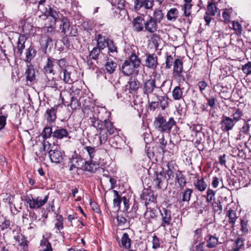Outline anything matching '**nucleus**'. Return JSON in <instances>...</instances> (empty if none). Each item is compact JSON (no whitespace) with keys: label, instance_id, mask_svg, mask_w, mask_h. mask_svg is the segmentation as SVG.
<instances>
[{"label":"nucleus","instance_id":"38","mask_svg":"<svg viewBox=\"0 0 251 251\" xmlns=\"http://www.w3.org/2000/svg\"><path fill=\"white\" fill-rule=\"evenodd\" d=\"M56 63L57 64V69L58 72L60 73V75L61 74V71H64V69H67V62L64 59H61L59 60L55 59ZM60 78H61V75H60Z\"/></svg>","mask_w":251,"mask_h":251},{"label":"nucleus","instance_id":"29","mask_svg":"<svg viewBox=\"0 0 251 251\" xmlns=\"http://www.w3.org/2000/svg\"><path fill=\"white\" fill-rule=\"evenodd\" d=\"M103 122L105 130H106V132L108 133L109 135H112L114 134L116 130V128L113 125V124L110 121L106 119H104Z\"/></svg>","mask_w":251,"mask_h":251},{"label":"nucleus","instance_id":"40","mask_svg":"<svg viewBox=\"0 0 251 251\" xmlns=\"http://www.w3.org/2000/svg\"><path fill=\"white\" fill-rule=\"evenodd\" d=\"M226 216L229 218L228 222L230 224H234L237 219V216L235 211L231 209H230L226 214Z\"/></svg>","mask_w":251,"mask_h":251},{"label":"nucleus","instance_id":"48","mask_svg":"<svg viewBox=\"0 0 251 251\" xmlns=\"http://www.w3.org/2000/svg\"><path fill=\"white\" fill-rule=\"evenodd\" d=\"M46 85L47 87H50L55 89V90L58 89V84L56 82V80L54 77H52L51 79L48 78Z\"/></svg>","mask_w":251,"mask_h":251},{"label":"nucleus","instance_id":"15","mask_svg":"<svg viewBox=\"0 0 251 251\" xmlns=\"http://www.w3.org/2000/svg\"><path fill=\"white\" fill-rule=\"evenodd\" d=\"M146 19L141 16H137L133 20V29L136 32H140L145 29Z\"/></svg>","mask_w":251,"mask_h":251},{"label":"nucleus","instance_id":"41","mask_svg":"<svg viewBox=\"0 0 251 251\" xmlns=\"http://www.w3.org/2000/svg\"><path fill=\"white\" fill-rule=\"evenodd\" d=\"M101 49L96 47L93 49V50L90 52L89 56L90 57L94 60H97L100 54Z\"/></svg>","mask_w":251,"mask_h":251},{"label":"nucleus","instance_id":"30","mask_svg":"<svg viewBox=\"0 0 251 251\" xmlns=\"http://www.w3.org/2000/svg\"><path fill=\"white\" fill-rule=\"evenodd\" d=\"M173 99L176 100H179L183 99L182 89L179 86L175 87L172 91Z\"/></svg>","mask_w":251,"mask_h":251},{"label":"nucleus","instance_id":"59","mask_svg":"<svg viewBox=\"0 0 251 251\" xmlns=\"http://www.w3.org/2000/svg\"><path fill=\"white\" fill-rule=\"evenodd\" d=\"M168 97L165 96L161 97L159 99L162 109H164L168 106Z\"/></svg>","mask_w":251,"mask_h":251},{"label":"nucleus","instance_id":"10","mask_svg":"<svg viewBox=\"0 0 251 251\" xmlns=\"http://www.w3.org/2000/svg\"><path fill=\"white\" fill-rule=\"evenodd\" d=\"M183 62L179 59H176L174 62L173 74L175 76L179 78V80L184 81V77L182 75Z\"/></svg>","mask_w":251,"mask_h":251},{"label":"nucleus","instance_id":"39","mask_svg":"<svg viewBox=\"0 0 251 251\" xmlns=\"http://www.w3.org/2000/svg\"><path fill=\"white\" fill-rule=\"evenodd\" d=\"M62 72L63 74V81L66 83L72 84L74 80L71 76V72L69 71L68 69H64Z\"/></svg>","mask_w":251,"mask_h":251},{"label":"nucleus","instance_id":"12","mask_svg":"<svg viewBox=\"0 0 251 251\" xmlns=\"http://www.w3.org/2000/svg\"><path fill=\"white\" fill-rule=\"evenodd\" d=\"M146 57L145 66L150 69L155 70L158 65L157 56L154 54L148 53L146 54Z\"/></svg>","mask_w":251,"mask_h":251},{"label":"nucleus","instance_id":"62","mask_svg":"<svg viewBox=\"0 0 251 251\" xmlns=\"http://www.w3.org/2000/svg\"><path fill=\"white\" fill-rule=\"evenodd\" d=\"M173 57L171 55H167L166 56V61H165V68L166 69H169L171 68V67L172 65V63L174 61Z\"/></svg>","mask_w":251,"mask_h":251},{"label":"nucleus","instance_id":"7","mask_svg":"<svg viewBox=\"0 0 251 251\" xmlns=\"http://www.w3.org/2000/svg\"><path fill=\"white\" fill-rule=\"evenodd\" d=\"M161 217L160 226L166 227L171 224L172 221L171 211L168 209L162 207L159 209Z\"/></svg>","mask_w":251,"mask_h":251},{"label":"nucleus","instance_id":"47","mask_svg":"<svg viewBox=\"0 0 251 251\" xmlns=\"http://www.w3.org/2000/svg\"><path fill=\"white\" fill-rule=\"evenodd\" d=\"M129 89L131 91H135L139 87V82L136 79H130L128 82Z\"/></svg>","mask_w":251,"mask_h":251},{"label":"nucleus","instance_id":"11","mask_svg":"<svg viewBox=\"0 0 251 251\" xmlns=\"http://www.w3.org/2000/svg\"><path fill=\"white\" fill-rule=\"evenodd\" d=\"M221 129L223 131L226 132L232 130L235 123L232 118L223 116L221 121Z\"/></svg>","mask_w":251,"mask_h":251},{"label":"nucleus","instance_id":"35","mask_svg":"<svg viewBox=\"0 0 251 251\" xmlns=\"http://www.w3.org/2000/svg\"><path fill=\"white\" fill-rule=\"evenodd\" d=\"M99 131V140L100 144H104L108 139L107 133L105 131L104 128L100 127L98 128Z\"/></svg>","mask_w":251,"mask_h":251},{"label":"nucleus","instance_id":"31","mask_svg":"<svg viewBox=\"0 0 251 251\" xmlns=\"http://www.w3.org/2000/svg\"><path fill=\"white\" fill-rule=\"evenodd\" d=\"M131 241L128 234L127 233H124L121 239V244L123 247L126 249H129L131 247Z\"/></svg>","mask_w":251,"mask_h":251},{"label":"nucleus","instance_id":"53","mask_svg":"<svg viewBox=\"0 0 251 251\" xmlns=\"http://www.w3.org/2000/svg\"><path fill=\"white\" fill-rule=\"evenodd\" d=\"M69 95L71 96V102L69 105L72 109H75L79 106V102L76 98L72 96L71 93H69Z\"/></svg>","mask_w":251,"mask_h":251},{"label":"nucleus","instance_id":"61","mask_svg":"<svg viewBox=\"0 0 251 251\" xmlns=\"http://www.w3.org/2000/svg\"><path fill=\"white\" fill-rule=\"evenodd\" d=\"M85 149L87 151L90 157L91 158H94L96 153V150L95 148L90 146H86L85 147Z\"/></svg>","mask_w":251,"mask_h":251},{"label":"nucleus","instance_id":"49","mask_svg":"<svg viewBox=\"0 0 251 251\" xmlns=\"http://www.w3.org/2000/svg\"><path fill=\"white\" fill-rule=\"evenodd\" d=\"M244 240L242 238H238L233 246L232 250L233 251H239L244 246Z\"/></svg>","mask_w":251,"mask_h":251},{"label":"nucleus","instance_id":"52","mask_svg":"<svg viewBox=\"0 0 251 251\" xmlns=\"http://www.w3.org/2000/svg\"><path fill=\"white\" fill-rule=\"evenodd\" d=\"M121 141L122 139L118 135H114L113 138L110 139L109 140V141L112 143V146L117 148H119Z\"/></svg>","mask_w":251,"mask_h":251},{"label":"nucleus","instance_id":"17","mask_svg":"<svg viewBox=\"0 0 251 251\" xmlns=\"http://www.w3.org/2000/svg\"><path fill=\"white\" fill-rule=\"evenodd\" d=\"M69 136V132L67 129L58 127L53 131V137L57 139H62Z\"/></svg>","mask_w":251,"mask_h":251},{"label":"nucleus","instance_id":"6","mask_svg":"<svg viewBox=\"0 0 251 251\" xmlns=\"http://www.w3.org/2000/svg\"><path fill=\"white\" fill-rule=\"evenodd\" d=\"M57 66V64L56 63L55 59L50 57L48 58L46 64L43 68L44 73L45 75L55 74L58 72Z\"/></svg>","mask_w":251,"mask_h":251},{"label":"nucleus","instance_id":"43","mask_svg":"<svg viewBox=\"0 0 251 251\" xmlns=\"http://www.w3.org/2000/svg\"><path fill=\"white\" fill-rule=\"evenodd\" d=\"M193 190L189 188H186L184 192L182 193V201H189L190 200L191 194Z\"/></svg>","mask_w":251,"mask_h":251},{"label":"nucleus","instance_id":"20","mask_svg":"<svg viewBox=\"0 0 251 251\" xmlns=\"http://www.w3.org/2000/svg\"><path fill=\"white\" fill-rule=\"evenodd\" d=\"M174 167L173 165L172 162H167L166 166L162 168V171H164L165 176H166V175L168 176L167 179L169 180L174 178Z\"/></svg>","mask_w":251,"mask_h":251},{"label":"nucleus","instance_id":"19","mask_svg":"<svg viewBox=\"0 0 251 251\" xmlns=\"http://www.w3.org/2000/svg\"><path fill=\"white\" fill-rule=\"evenodd\" d=\"M95 39L97 41V47L101 50L104 49L106 47L108 42L110 40L100 34L97 35Z\"/></svg>","mask_w":251,"mask_h":251},{"label":"nucleus","instance_id":"54","mask_svg":"<svg viewBox=\"0 0 251 251\" xmlns=\"http://www.w3.org/2000/svg\"><path fill=\"white\" fill-rule=\"evenodd\" d=\"M40 245L42 247H45L43 249V251H53L51 245L48 240H42L41 241Z\"/></svg>","mask_w":251,"mask_h":251},{"label":"nucleus","instance_id":"28","mask_svg":"<svg viewBox=\"0 0 251 251\" xmlns=\"http://www.w3.org/2000/svg\"><path fill=\"white\" fill-rule=\"evenodd\" d=\"M61 22L60 25V28L61 29V32L63 33H66L69 29L70 25V23L65 17H62L59 19Z\"/></svg>","mask_w":251,"mask_h":251},{"label":"nucleus","instance_id":"50","mask_svg":"<svg viewBox=\"0 0 251 251\" xmlns=\"http://www.w3.org/2000/svg\"><path fill=\"white\" fill-rule=\"evenodd\" d=\"M36 54V51L33 47L30 46L26 51V57L28 61H30L35 57Z\"/></svg>","mask_w":251,"mask_h":251},{"label":"nucleus","instance_id":"9","mask_svg":"<svg viewBox=\"0 0 251 251\" xmlns=\"http://www.w3.org/2000/svg\"><path fill=\"white\" fill-rule=\"evenodd\" d=\"M49 154L51 161L55 163H61L65 156L64 152L57 149L50 150Z\"/></svg>","mask_w":251,"mask_h":251},{"label":"nucleus","instance_id":"8","mask_svg":"<svg viewBox=\"0 0 251 251\" xmlns=\"http://www.w3.org/2000/svg\"><path fill=\"white\" fill-rule=\"evenodd\" d=\"M153 5V0H135L134 8L135 11L138 12L143 7L147 10L151 9Z\"/></svg>","mask_w":251,"mask_h":251},{"label":"nucleus","instance_id":"18","mask_svg":"<svg viewBox=\"0 0 251 251\" xmlns=\"http://www.w3.org/2000/svg\"><path fill=\"white\" fill-rule=\"evenodd\" d=\"M57 107H51L48 109L45 113V117L49 123H53L56 119V112Z\"/></svg>","mask_w":251,"mask_h":251},{"label":"nucleus","instance_id":"58","mask_svg":"<svg viewBox=\"0 0 251 251\" xmlns=\"http://www.w3.org/2000/svg\"><path fill=\"white\" fill-rule=\"evenodd\" d=\"M16 240L18 241V244L21 246L23 247L24 251H26V249L27 248V245L25 242V239L23 238V237H21L20 236H17Z\"/></svg>","mask_w":251,"mask_h":251},{"label":"nucleus","instance_id":"46","mask_svg":"<svg viewBox=\"0 0 251 251\" xmlns=\"http://www.w3.org/2000/svg\"><path fill=\"white\" fill-rule=\"evenodd\" d=\"M25 39L24 36L20 37L19 38V40H18V45H17V50H18V52L20 54V55L22 54L23 50L25 49Z\"/></svg>","mask_w":251,"mask_h":251},{"label":"nucleus","instance_id":"23","mask_svg":"<svg viewBox=\"0 0 251 251\" xmlns=\"http://www.w3.org/2000/svg\"><path fill=\"white\" fill-rule=\"evenodd\" d=\"M206 241V246L209 248H215L218 244V238L211 234H208L205 237Z\"/></svg>","mask_w":251,"mask_h":251},{"label":"nucleus","instance_id":"44","mask_svg":"<svg viewBox=\"0 0 251 251\" xmlns=\"http://www.w3.org/2000/svg\"><path fill=\"white\" fill-rule=\"evenodd\" d=\"M215 196V192L211 189L208 188L206 192V195L204 196L206 198V201L208 203H211Z\"/></svg>","mask_w":251,"mask_h":251},{"label":"nucleus","instance_id":"13","mask_svg":"<svg viewBox=\"0 0 251 251\" xmlns=\"http://www.w3.org/2000/svg\"><path fill=\"white\" fill-rule=\"evenodd\" d=\"M217 12V7L214 3H209L207 7V11L204 19L206 22V25H209V24L212 19V16L215 15Z\"/></svg>","mask_w":251,"mask_h":251},{"label":"nucleus","instance_id":"21","mask_svg":"<svg viewBox=\"0 0 251 251\" xmlns=\"http://www.w3.org/2000/svg\"><path fill=\"white\" fill-rule=\"evenodd\" d=\"M105 69L109 74H112L115 71L117 67V63L110 59H107L104 65Z\"/></svg>","mask_w":251,"mask_h":251},{"label":"nucleus","instance_id":"55","mask_svg":"<svg viewBox=\"0 0 251 251\" xmlns=\"http://www.w3.org/2000/svg\"><path fill=\"white\" fill-rule=\"evenodd\" d=\"M213 209L215 212L220 214L222 211V206L220 201H214L212 203Z\"/></svg>","mask_w":251,"mask_h":251},{"label":"nucleus","instance_id":"42","mask_svg":"<svg viewBox=\"0 0 251 251\" xmlns=\"http://www.w3.org/2000/svg\"><path fill=\"white\" fill-rule=\"evenodd\" d=\"M250 128V125L247 122H244L243 126L240 129V133L237 138V140H240L242 138V133L248 135Z\"/></svg>","mask_w":251,"mask_h":251},{"label":"nucleus","instance_id":"37","mask_svg":"<svg viewBox=\"0 0 251 251\" xmlns=\"http://www.w3.org/2000/svg\"><path fill=\"white\" fill-rule=\"evenodd\" d=\"M114 194V199L113 200V205L114 207H118L119 209L120 207V204L123 201L122 197H121L117 191L114 190L113 191Z\"/></svg>","mask_w":251,"mask_h":251},{"label":"nucleus","instance_id":"33","mask_svg":"<svg viewBox=\"0 0 251 251\" xmlns=\"http://www.w3.org/2000/svg\"><path fill=\"white\" fill-rule=\"evenodd\" d=\"M106 47L108 48V53L111 56H116L118 52L117 48L115 45L113 40H110Z\"/></svg>","mask_w":251,"mask_h":251},{"label":"nucleus","instance_id":"56","mask_svg":"<svg viewBox=\"0 0 251 251\" xmlns=\"http://www.w3.org/2000/svg\"><path fill=\"white\" fill-rule=\"evenodd\" d=\"M243 115L242 111L240 109L238 108L232 115V120H234V122L236 123L241 119Z\"/></svg>","mask_w":251,"mask_h":251},{"label":"nucleus","instance_id":"34","mask_svg":"<svg viewBox=\"0 0 251 251\" xmlns=\"http://www.w3.org/2000/svg\"><path fill=\"white\" fill-rule=\"evenodd\" d=\"M35 72L33 66H28L25 71L26 77L28 80L32 81L35 79Z\"/></svg>","mask_w":251,"mask_h":251},{"label":"nucleus","instance_id":"24","mask_svg":"<svg viewBox=\"0 0 251 251\" xmlns=\"http://www.w3.org/2000/svg\"><path fill=\"white\" fill-rule=\"evenodd\" d=\"M193 184L195 188L200 192L205 191L207 188V184L203 178H198L194 182Z\"/></svg>","mask_w":251,"mask_h":251},{"label":"nucleus","instance_id":"22","mask_svg":"<svg viewBox=\"0 0 251 251\" xmlns=\"http://www.w3.org/2000/svg\"><path fill=\"white\" fill-rule=\"evenodd\" d=\"M46 14L48 16V18L51 17L52 18L50 20L51 24L55 25L57 20L59 18V15L56 11L51 7H49L48 9H47Z\"/></svg>","mask_w":251,"mask_h":251},{"label":"nucleus","instance_id":"27","mask_svg":"<svg viewBox=\"0 0 251 251\" xmlns=\"http://www.w3.org/2000/svg\"><path fill=\"white\" fill-rule=\"evenodd\" d=\"M99 168V165L92 161H85L83 170L91 173H95Z\"/></svg>","mask_w":251,"mask_h":251},{"label":"nucleus","instance_id":"32","mask_svg":"<svg viewBox=\"0 0 251 251\" xmlns=\"http://www.w3.org/2000/svg\"><path fill=\"white\" fill-rule=\"evenodd\" d=\"M145 218L148 220L150 223H151L152 220H156L157 218V215L156 213V210L151 209V210H147L145 215Z\"/></svg>","mask_w":251,"mask_h":251},{"label":"nucleus","instance_id":"45","mask_svg":"<svg viewBox=\"0 0 251 251\" xmlns=\"http://www.w3.org/2000/svg\"><path fill=\"white\" fill-rule=\"evenodd\" d=\"M51 135L53 136V131H52L51 127L50 126H46L42 133L43 138L46 140L50 137Z\"/></svg>","mask_w":251,"mask_h":251},{"label":"nucleus","instance_id":"25","mask_svg":"<svg viewBox=\"0 0 251 251\" xmlns=\"http://www.w3.org/2000/svg\"><path fill=\"white\" fill-rule=\"evenodd\" d=\"M179 16L178 10L176 8L170 9L167 12L166 17L167 20L171 21H175Z\"/></svg>","mask_w":251,"mask_h":251},{"label":"nucleus","instance_id":"63","mask_svg":"<svg viewBox=\"0 0 251 251\" xmlns=\"http://www.w3.org/2000/svg\"><path fill=\"white\" fill-rule=\"evenodd\" d=\"M160 247V241L158 238L156 236L154 235L152 237V248L156 249Z\"/></svg>","mask_w":251,"mask_h":251},{"label":"nucleus","instance_id":"64","mask_svg":"<svg viewBox=\"0 0 251 251\" xmlns=\"http://www.w3.org/2000/svg\"><path fill=\"white\" fill-rule=\"evenodd\" d=\"M198 85L200 88L201 93V94L203 93V91L208 86V84L205 81H203V80L199 82Z\"/></svg>","mask_w":251,"mask_h":251},{"label":"nucleus","instance_id":"36","mask_svg":"<svg viewBox=\"0 0 251 251\" xmlns=\"http://www.w3.org/2000/svg\"><path fill=\"white\" fill-rule=\"evenodd\" d=\"M152 18L158 24L160 23L163 18V14L162 10L158 9H155L153 11Z\"/></svg>","mask_w":251,"mask_h":251},{"label":"nucleus","instance_id":"1","mask_svg":"<svg viewBox=\"0 0 251 251\" xmlns=\"http://www.w3.org/2000/svg\"><path fill=\"white\" fill-rule=\"evenodd\" d=\"M141 62L140 59L135 53H132L129 59L125 60L122 65L121 70L125 75H138V68L140 67Z\"/></svg>","mask_w":251,"mask_h":251},{"label":"nucleus","instance_id":"60","mask_svg":"<svg viewBox=\"0 0 251 251\" xmlns=\"http://www.w3.org/2000/svg\"><path fill=\"white\" fill-rule=\"evenodd\" d=\"M242 70L243 72L247 75L251 74V62H249L243 65L242 67Z\"/></svg>","mask_w":251,"mask_h":251},{"label":"nucleus","instance_id":"57","mask_svg":"<svg viewBox=\"0 0 251 251\" xmlns=\"http://www.w3.org/2000/svg\"><path fill=\"white\" fill-rule=\"evenodd\" d=\"M83 160L79 157H72V158L70 159L69 164H71L77 168H79L80 166V163H83Z\"/></svg>","mask_w":251,"mask_h":251},{"label":"nucleus","instance_id":"2","mask_svg":"<svg viewBox=\"0 0 251 251\" xmlns=\"http://www.w3.org/2000/svg\"><path fill=\"white\" fill-rule=\"evenodd\" d=\"M176 124L174 118L171 117L167 121L162 116H158L155 119L154 125L156 128L159 131L162 132H169L172 127Z\"/></svg>","mask_w":251,"mask_h":251},{"label":"nucleus","instance_id":"26","mask_svg":"<svg viewBox=\"0 0 251 251\" xmlns=\"http://www.w3.org/2000/svg\"><path fill=\"white\" fill-rule=\"evenodd\" d=\"M176 179L180 188L183 189L185 186L186 184V177L181 172L178 171L177 173H176Z\"/></svg>","mask_w":251,"mask_h":251},{"label":"nucleus","instance_id":"5","mask_svg":"<svg viewBox=\"0 0 251 251\" xmlns=\"http://www.w3.org/2000/svg\"><path fill=\"white\" fill-rule=\"evenodd\" d=\"M106 114V112L104 110L101 109V111L99 110V108L95 110L94 114L89 117V122L91 123L92 125L95 128L98 129L100 128V123L102 122L104 120L103 114Z\"/></svg>","mask_w":251,"mask_h":251},{"label":"nucleus","instance_id":"16","mask_svg":"<svg viewBox=\"0 0 251 251\" xmlns=\"http://www.w3.org/2000/svg\"><path fill=\"white\" fill-rule=\"evenodd\" d=\"M156 87L155 80L151 78L146 81L143 84L144 93L147 95L151 94Z\"/></svg>","mask_w":251,"mask_h":251},{"label":"nucleus","instance_id":"51","mask_svg":"<svg viewBox=\"0 0 251 251\" xmlns=\"http://www.w3.org/2000/svg\"><path fill=\"white\" fill-rule=\"evenodd\" d=\"M63 217L60 215H57L56 219V222L55 223V227L58 230H60L63 228Z\"/></svg>","mask_w":251,"mask_h":251},{"label":"nucleus","instance_id":"3","mask_svg":"<svg viewBox=\"0 0 251 251\" xmlns=\"http://www.w3.org/2000/svg\"><path fill=\"white\" fill-rule=\"evenodd\" d=\"M25 201L29 205L30 209H39L44 206L48 201V195L45 196L43 198L42 197H37L34 198L32 195H26L24 196Z\"/></svg>","mask_w":251,"mask_h":251},{"label":"nucleus","instance_id":"4","mask_svg":"<svg viewBox=\"0 0 251 251\" xmlns=\"http://www.w3.org/2000/svg\"><path fill=\"white\" fill-rule=\"evenodd\" d=\"M153 183L155 187L158 189H161L163 187H167L168 183L164 171H161L160 172H155L153 175Z\"/></svg>","mask_w":251,"mask_h":251},{"label":"nucleus","instance_id":"14","mask_svg":"<svg viewBox=\"0 0 251 251\" xmlns=\"http://www.w3.org/2000/svg\"><path fill=\"white\" fill-rule=\"evenodd\" d=\"M157 29L158 23L153 20L151 16H148L146 19L145 31L150 33H153L157 30Z\"/></svg>","mask_w":251,"mask_h":251}]
</instances>
